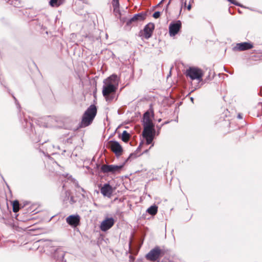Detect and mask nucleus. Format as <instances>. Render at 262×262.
<instances>
[{
  "instance_id": "nucleus-1",
  "label": "nucleus",
  "mask_w": 262,
  "mask_h": 262,
  "mask_svg": "<svg viewBox=\"0 0 262 262\" xmlns=\"http://www.w3.org/2000/svg\"><path fill=\"white\" fill-rule=\"evenodd\" d=\"M104 85L102 88V94L106 101H112L115 96L117 89V76L113 74L103 81Z\"/></svg>"
},
{
  "instance_id": "nucleus-2",
  "label": "nucleus",
  "mask_w": 262,
  "mask_h": 262,
  "mask_svg": "<svg viewBox=\"0 0 262 262\" xmlns=\"http://www.w3.org/2000/svg\"><path fill=\"white\" fill-rule=\"evenodd\" d=\"M97 113V108L95 105L91 104L84 112L82 115L79 127L83 128L90 125Z\"/></svg>"
},
{
  "instance_id": "nucleus-3",
  "label": "nucleus",
  "mask_w": 262,
  "mask_h": 262,
  "mask_svg": "<svg viewBox=\"0 0 262 262\" xmlns=\"http://www.w3.org/2000/svg\"><path fill=\"white\" fill-rule=\"evenodd\" d=\"M186 76L189 77L191 80H198L199 81H202L203 73L202 70L197 67H189L186 70Z\"/></svg>"
},
{
  "instance_id": "nucleus-4",
  "label": "nucleus",
  "mask_w": 262,
  "mask_h": 262,
  "mask_svg": "<svg viewBox=\"0 0 262 262\" xmlns=\"http://www.w3.org/2000/svg\"><path fill=\"white\" fill-rule=\"evenodd\" d=\"M164 255V251L161 250L159 247L156 246L151 249L145 256L147 259L156 261Z\"/></svg>"
},
{
  "instance_id": "nucleus-5",
  "label": "nucleus",
  "mask_w": 262,
  "mask_h": 262,
  "mask_svg": "<svg viewBox=\"0 0 262 262\" xmlns=\"http://www.w3.org/2000/svg\"><path fill=\"white\" fill-rule=\"evenodd\" d=\"M124 164L120 165L103 164L101 166V171L103 173H116L120 172Z\"/></svg>"
},
{
  "instance_id": "nucleus-6",
  "label": "nucleus",
  "mask_w": 262,
  "mask_h": 262,
  "mask_svg": "<svg viewBox=\"0 0 262 262\" xmlns=\"http://www.w3.org/2000/svg\"><path fill=\"white\" fill-rule=\"evenodd\" d=\"M143 130H153L155 129V125L153 124L151 119L150 117V113L148 111H146L143 116Z\"/></svg>"
},
{
  "instance_id": "nucleus-7",
  "label": "nucleus",
  "mask_w": 262,
  "mask_h": 262,
  "mask_svg": "<svg viewBox=\"0 0 262 262\" xmlns=\"http://www.w3.org/2000/svg\"><path fill=\"white\" fill-rule=\"evenodd\" d=\"M107 146L117 157L120 156L123 152L121 145L116 141H110L108 142Z\"/></svg>"
},
{
  "instance_id": "nucleus-8",
  "label": "nucleus",
  "mask_w": 262,
  "mask_h": 262,
  "mask_svg": "<svg viewBox=\"0 0 262 262\" xmlns=\"http://www.w3.org/2000/svg\"><path fill=\"white\" fill-rule=\"evenodd\" d=\"M147 16L146 12H141L137 14H135L133 17L130 18L126 22V25L131 26L138 23V21H141L145 19Z\"/></svg>"
},
{
  "instance_id": "nucleus-9",
  "label": "nucleus",
  "mask_w": 262,
  "mask_h": 262,
  "mask_svg": "<svg viewBox=\"0 0 262 262\" xmlns=\"http://www.w3.org/2000/svg\"><path fill=\"white\" fill-rule=\"evenodd\" d=\"M253 48V45L251 42H243L237 43L236 45L233 47L232 50L235 51H244L251 49Z\"/></svg>"
},
{
  "instance_id": "nucleus-10",
  "label": "nucleus",
  "mask_w": 262,
  "mask_h": 262,
  "mask_svg": "<svg viewBox=\"0 0 262 262\" xmlns=\"http://www.w3.org/2000/svg\"><path fill=\"white\" fill-rule=\"evenodd\" d=\"M182 23L180 20L172 22L169 26V33L170 36H175L180 30Z\"/></svg>"
},
{
  "instance_id": "nucleus-11",
  "label": "nucleus",
  "mask_w": 262,
  "mask_h": 262,
  "mask_svg": "<svg viewBox=\"0 0 262 262\" xmlns=\"http://www.w3.org/2000/svg\"><path fill=\"white\" fill-rule=\"evenodd\" d=\"M80 217L78 214H73L69 216L66 219L67 223L72 227H76L79 225Z\"/></svg>"
},
{
  "instance_id": "nucleus-12",
  "label": "nucleus",
  "mask_w": 262,
  "mask_h": 262,
  "mask_svg": "<svg viewBox=\"0 0 262 262\" xmlns=\"http://www.w3.org/2000/svg\"><path fill=\"white\" fill-rule=\"evenodd\" d=\"M114 223L115 221L113 217L106 218L101 222L100 226V229L102 231H106L114 225Z\"/></svg>"
},
{
  "instance_id": "nucleus-13",
  "label": "nucleus",
  "mask_w": 262,
  "mask_h": 262,
  "mask_svg": "<svg viewBox=\"0 0 262 262\" xmlns=\"http://www.w3.org/2000/svg\"><path fill=\"white\" fill-rule=\"evenodd\" d=\"M154 29L155 25L154 23H149L145 25L143 29L144 38L146 39L150 38L152 35Z\"/></svg>"
},
{
  "instance_id": "nucleus-14",
  "label": "nucleus",
  "mask_w": 262,
  "mask_h": 262,
  "mask_svg": "<svg viewBox=\"0 0 262 262\" xmlns=\"http://www.w3.org/2000/svg\"><path fill=\"white\" fill-rule=\"evenodd\" d=\"M155 130L143 131L142 136L146 139V143L149 145L152 143L155 137Z\"/></svg>"
},
{
  "instance_id": "nucleus-15",
  "label": "nucleus",
  "mask_w": 262,
  "mask_h": 262,
  "mask_svg": "<svg viewBox=\"0 0 262 262\" xmlns=\"http://www.w3.org/2000/svg\"><path fill=\"white\" fill-rule=\"evenodd\" d=\"M113 187L109 183L104 184L100 189V192L104 196L110 198L113 193Z\"/></svg>"
},
{
  "instance_id": "nucleus-16",
  "label": "nucleus",
  "mask_w": 262,
  "mask_h": 262,
  "mask_svg": "<svg viewBox=\"0 0 262 262\" xmlns=\"http://www.w3.org/2000/svg\"><path fill=\"white\" fill-rule=\"evenodd\" d=\"M21 119H22V117L20 116V120L21 121L23 125L25 128L30 127L31 129L33 131V130H32L33 124L32 123V122H31V121L30 120V117L28 116V117L27 118L26 116V115L24 114H23V120H24V121H22Z\"/></svg>"
},
{
  "instance_id": "nucleus-17",
  "label": "nucleus",
  "mask_w": 262,
  "mask_h": 262,
  "mask_svg": "<svg viewBox=\"0 0 262 262\" xmlns=\"http://www.w3.org/2000/svg\"><path fill=\"white\" fill-rule=\"evenodd\" d=\"M64 254V252L63 251L58 249L55 251L54 256L58 262H60L63 261Z\"/></svg>"
},
{
  "instance_id": "nucleus-18",
  "label": "nucleus",
  "mask_w": 262,
  "mask_h": 262,
  "mask_svg": "<svg viewBox=\"0 0 262 262\" xmlns=\"http://www.w3.org/2000/svg\"><path fill=\"white\" fill-rule=\"evenodd\" d=\"M71 195V191L69 190L63 191L60 196V199L64 204H67Z\"/></svg>"
},
{
  "instance_id": "nucleus-19",
  "label": "nucleus",
  "mask_w": 262,
  "mask_h": 262,
  "mask_svg": "<svg viewBox=\"0 0 262 262\" xmlns=\"http://www.w3.org/2000/svg\"><path fill=\"white\" fill-rule=\"evenodd\" d=\"M158 212V207L156 205L150 206L147 210L146 212L152 216L155 215Z\"/></svg>"
},
{
  "instance_id": "nucleus-20",
  "label": "nucleus",
  "mask_w": 262,
  "mask_h": 262,
  "mask_svg": "<svg viewBox=\"0 0 262 262\" xmlns=\"http://www.w3.org/2000/svg\"><path fill=\"white\" fill-rule=\"evenodd\" d=\"M64 0H50L49 4L52 7H57L63 4Z\"/></svg>"
},
{
  "instance_id": "nucleus-21",
  "label": "nucleus",
  "mask_w": 262,
  "mask_h": 262,
  "mask_svg": "<svg viewBox=\"0 0 262 262\" xmlns=\"http://www.w3.org/2000/svg\"><path fill=\"white\" fill-rule=\"evenodd\" d=\"M130 137V134L126 130H124L122 134L121 139L123 141L127 142Z\"/></svg>"
},
{
  "instance_id": "nucleus-22",
  "label": "nucleus",
  "mask_w": 262,
  "mask_h": 262,
  "mask_svg": "<svg viewBox=\"0 0 262 262\" xmlns=\"http://www.w3.org/2000/svg\"><path fill=\"white\" fill-rule=\"evenodd\" d=\"M141 146H142V143H141L140 144L139 146H138V147L137 148V150L135 151V152L134 153L131 154L129 155V157L127 159V161L130 158H131L132 157L136 158L140 155V154L139 155L138 154V152L140 151Z\"/></svg>"
},
{
  "instance_id": "nucleus-23",
  "label": "nucleus",
  "mask_w": 262,
  "mask_h": 262,
  "mask_svg": "<svg viewBox=\"0 0 262 262\" xmlns=\"http://www.w3.org/2000/svg\"><path fill=\"white\" fill-rule=\"evenodd\" d=\"M19 209V203L15 200L13 203V211L14 212H17Z\"/></svg>"
},
{
  "instance_id": "nucleus-24",
  "label": "nucleus",
  "mask_w": 262,
  "mask_h": 262,
  "mask_svg": "<svg viewBox=\"0 0 262 262\" xmlns=\"http://www.w3.org/2000/svg\"><path fill=\"white\" fill-rule=\"evenodd\" d=\"M112 4L113 7V9L115 10H118V8L120 6L119 0H113Z\"/></svg>"
},
{
  "instance_id": "nucleus-25",
  "label": "nucleus",
  "mask_w": 262,
  "mask_h": 262,
  "mask_svg": "<svg viewBox=\"0 0 262 262\" xmlns=\"http://www.w3.org/2000/svg\"><path fill=\"white\" fill-rule=\"evenodd\" d=\"M68 202H69L71 205H73L76 202V200L74 199L73 196L70 195Z\"/></svg>"
},
{
  "instance_id": "nucleus-26",
  "label": "nucleus",
  "mask_w": 262,
  "mask_h": 262,
  "mask_svg": "<svg viewBox=\"0 0 262 262\" xmlns=\"http://www.w3.org/2000/svg\"><path fill=\"white\" fill-rule=\"evenodd\" d=\"M227 1H228V2H230L231 3H232V4H234V5H236V6H239V7H243V6H242L241 4H239V3H237V2H236L235 1H234V0H227Z\"/></svg>"
},
{
  "instance_id": "nucleus-27",
  "label": "nucleus",
  "mask_w": 262,
  "mask_h": 262,
  "mask_svg": "<svg viewBox=\"0 0 262 262\" xmlns=\"http://www.w3.org/2000/svg\"><path fill=\"white\" fill-rule=\"evenodd\" d=\"M160 15L161 12L160 11H156L153 14L152 16L155 18H158L160 17Z\"/></svg>"
},
{
  "instance_id": "nucleus-28",
  "label": "nucleus",
  "mask_w": 262,
  "mask_h": 262,
  "mask_svg": "<svg viewBox=\"0 0 262 262\" xmlns=\"http://www.w3.org/2000/svg\"><path fill=\"white\" fill-rule=\"evenodd\" d=\"M13 98H14V99L15 100V104H16V106H17V107L18 108V110H20V104H19V103H18V102L17 100L16 99V98H15L14 96H13Z\"/></svg>"
},
{
  "instance_id": "nucleus-29",
  "label": "nucleus",
  "mask_w": 262,
  "mask_h": 262,
  "mask_svg": "<svg viewBox=\"0 0 262 262\" xmlns=\"http://www.w3.org/2000/svg\"><path fill=\"white\" fill-rule=\"evenodd\" d=\"M171 3V0H169L168 4H167L165 8L164 9H165V12H167V10H168V7H169V5H170V4Z\"/></svg>"
},
{
  "instance_id": "nucleus-30",
  "label": "nucleus",
  "mask_w": 262,
  "mask_h": 262,
  "mask_svg": "<svg viewBox=\"0 0 262 262\" xmlns=\"http://www.w3.org/2000/svg\"><path fill=\"white\" fill-rule=\"evenodd\" d=\"M114 11L116 13H118L119 14H120V10H119V7L118 8V10H115L114 9Z\"/></svg>"
},
{
  "instance_id": "nucleus-31",
  "label": "nucleus",
  "mask_w": 262,
  "mask_h": 262,
  "mask_svg": "<svg viewBox=\"0 0 262 262\" xmlns=\"http://www.w3.org/2000/svg\"><path fill=\"white\" fill-rule=\"evenodd\" d=\"M187 9L190 11L191 9V5L190 4H189L187 7Z\"/></svg>"
},
{
  "instance_id": "nucleus-32",
  "label": "nucleus",
  "mask_w": 262,
  "mask_h": 262,
  "mask_svg": "<svg viewBox=\"0 0 262 262\" xmlns=\"http://www.w3.org/2000/svg\"><path fill=\"white\" fill-rule=\"evenodd\" d=\"M238 118L242 119V115L241 114H239L237 116Z\"/></svg>"
},
{
  "instance_id": "nucleus-33",
  "label": "nucleus",
  "mask_w": 262,
  "mask_h": 262,
  "mask_svg": "<svg viewBox=\"0 0 262 262\" xmlns=\"http://www.w3.org/2000/svg\"><path fill=\"white\" fill-rule=\"evenodd\" d=\"M258 106L262 107V103L261 102H259L258 103Z\"/></svg>"
},
{
  "instance_id": "nucleus-34",
  "label": "nucleus",
  "mask_w": 262,
  "mask_h": 262,
  "mask_svg": "<svg viewBox=\"0 0 262 262\" xmlns=\"http://www.w3.org/2000/svg\"><path fill=\"white\" fill-rule=\"evenodd\" d=\"M182 7H183V4H182L181 8H180V14L181 13V11H182Z\"/></svg>"
},
{
  "instance_id": "nucleus-35",
  "label": "nucleus",
  "mask_w": 262,
  "mask_h": 262,
  "mask_svg": "<svg viewBox=\"0 0 262 262\" xmlns=\"http://www.w3.org/2000/svg\"><path fill=\"white\" fill-rule=\"evenodd\" d=\"M80 189L83 192H85V190L83 188L81 187Z\"/></svg>"
},
{
  "instance_id": "nucleus-36",
  "label": "nucleus",
  "mask_w": 262,
  "mask_h": 262,
  "mask_svg": "<svg viewBox=\"0 0 262 262\" xmlns=\"http://www.w3.org/2000/svg\"><path fill=\"white\" fill-rule=\"evenodd\" d=\"M163 3L162 1H161L158 5H157V6H160V5H161Z\"/></svg>"
},
{
  "instance_id": "nucleus-37",
  "label": "nucleus",
  "mask_w": 262,
  "mask_h": 262,
  "mask_svg": "<svg viewBox=\"0 0 262 262\" xmlns=\"http://www.w3.org/2000/svg\"><path fill=\"white\" fill-rule=\"evenodd\" d=\"M190 100H191V102H193V98L191 97Z\"/></svg>"
},
{
  "instance_id": "nucleus-38",
  "label": "nucleus",
  "mask_w": 262,
  "mask_h": 262,
  "mask_svg": "<svg viewBox=\"0 0 262 262\" xmlns=\"http://www.w3.org/2000/svg\"><path fill=\"white\" fill-rule=\"evenodd\" d=\"M167 123H168V122H164L163 124H162L161 126H162V125H163L164 124H167Z\"/></svg>"
},
{
  "instance_id": "nucleus-39",
  "label": "nucleus",
  "mask_w": 262,
  "mask_h": 262,
  "mask_svg": "<svg viewBox=\"0 0 262 262\" xmlns=\"http://www.w3.org/2000/svg\"><path fill=\"white\" fill-rule=\"evenodd\" d=\"M186 2H185L184 3V6H186Z\"/></svg>"
},
{
  "instance_id": "nucleus-40",
  "label": "nucleus",
  "mask_w": 262,
  "mask_h": 262,
  "mask_svg": "<svg viewBox=\"0 0 262 262\" xmlns=\"http://www.w3.org/2000/svg\"><path fill=\"white\" fill-rule=\"evenodd\" d=\"M161 121V119H159L158 120V122H160Z\"/></svg>"
},
{
  "instance_id": "nucleus-41",
  "label": "nucleus",
  "mask_w": 262,
  "mask_h": 262,
  "mask_svg": "<svg viewBox=\"0 0 262 262\" xmlns=\"http://www.w3.org/2000/svg\"><path fill=\"white\" fill-rule=\"evenodd\" d=\"M82 196H83V198H85V196L83 194H82Z\"/></svg>"
},
{
  "instance_id": "nucleus-42",
  "label": "nucleus",
  "mask_w": 262,
  "mask_h": 262,
  "mask_svg": "<svg viewBox=\"0 0 262 262\" xmlns=\"http://www.w3.org/2000/svg\"><path fill=\"white\" fill-rule=\"evenodd\" d=\"M229 11L231 14V12H230V9H229Z\"/></svg>"
},
{
  "instance_id": "nucleus-43",
  "label": "nucleus",
  "mask_w": 262,
  "mask_h": 262,
  "mask_svg": "<svg viewBox=\"0 0 262 262\" xmlns=\"http://www.w3.org/2000/svg\"><path fill=\"white\" fill-rule=\"evenodd\" d=\"M165 0H162L161 1H162V2L163 3V2Z\"/></svg>"
},
{
  "instance_id": "nucleus-44",
  "label": "nucleus",
  "mask_w": 262,
  "mask_h": 262,
  "mask_svg": "<svg viewBox=\"0 0 262 262\" xmlns=\"http://www.w3.org/2000/svg\"><path fill=\"white\" fill-rule=\"evenodd\" d=\"M165 0H162L161 1H162V2L163 3V2Z\"/></svg>"
}]
</instances>
